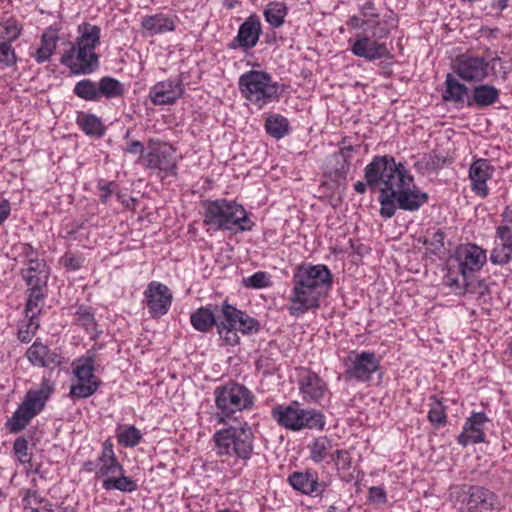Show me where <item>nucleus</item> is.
I'll return each mask as SVG.
<instances>
[{"label": "nucleus", "mask_w": 512, "mask_h": 512, "mask_svg": "<svg viewBox=\"0 0 512 512\" xmlns=\"http://www.w3.org/2000/svg\"><path fill=\"white\" fill-rule=\"evenodd\" d=\"M468 95V88L460 83L452 75L448 74L446 78V90L443 98L446 101H454L463 103Z\"/></svg>", "instance_id": "c9c22d12"}, {"label": "nucleus", "mask_w": 512, "mask_h": 512, "mask_svg": "<svg viewBox=\"0 0 512 512\" xmlns=\"http://www.w3.org/2000/svg\"><path fill=\"white\" fill-rule=\"evenodd\" d=\"M353 150L352 146L345 147L341 149V151L338 154L334 155V159L337 163L340 164V167L336 168L335 173V179L341 180L345 179L347 174L350 171V161L349 158L351 156V152Z\"/></svg>", "instance_id": "37998d69"}, {"label": "nucleus", "mask_w": 512, "mask_h": 512, "mask_svg": "<svg viewBox=\"0 0 512 512\" xmlns=\"http://www.w3.org/2000/svg\"><path fill=\"white\" fill-rule=\"evenodd\" d=\"M59 40L58 30L49 27L41 35L40 46L36 49L33 57L38 63L48 61L54 54Z\"/></svg>", "instance_id": "cd10ccee"}, {"label": "nucleus", "mask_w": 512, "mask_h": 512, "mask_svg": "<svg viewBox=\"0 0 512 512\" xmlns=\"http://www.w3.org/2000/svg\"><path fill=\"white\" fill-rule=\"evenodd\" d=\"M147 144L148 152L138 161L142 162L146 169H158L175 174L176 163L173 157V148L158 139H149Z\"/></svg>", "instance_id": "9b49d317"}, {"label": "nucleus", "mask_w": 512, "mask_h": 512, "mask_svg": "<svg viewBox=\"0 0 512 512\" xmlns=\"http://www.w3.org/2000/svg\"><path fill=\"white\" fill-rule=\"evenodd\" d=\"M13 450L22 463H26V462L30 461V457L27 452L28 442L25 438H22V437L17 438L14 442Z\"/></svg>", "instance_id": "bf43d9fd"}, {"label": "nucleus", "mask_w": 512, "mask_h": 512, "mask_svg": "<svg viewBox=\"0 0 512 512\" xmlns=\"http://www.w3.org/2000/svg\"><path fill=\"white\" fill-rule=\"evenodd\" d=\"M488 66L482 57H466L458 61L456 73L465 81H482L488 75Z\"/></svg>", "instance_id": "412c9836"}, {"label": "nucleus", "mask_w": 512, "mask_h": 512, "mask_svg": "<svg viewBox=\"0 0 512 512\" xmlns=\"http://www.w3.org/2000/svg\"><path fill=\"white\" fill-rule=\"evenodd\" d=\"M26 356L32 365L38 367H50L51 365L57 366L61 364L59 354L37 341L28 348Z\"/></svg>", "instance_id": "b1692460"}, {"label": "nucleus", "mask_w": 512, "mask_h": 512, "mask_svg": "<svg viewBox=\"0 0 512 512\" xmlns=\"http://www.w3.org/2000/svg\"><path fill=\"white\" fill-rule=\"evenodd\" d=\"M351 52L368 61H375L388 55L385 43H379L366 36L359 37L353 42Z\"/></svg>", "instance_id": "4be33fe9"}, {"label": "nucleus", "mask_w": 512, "mask_h": 512, "mask_svg": "<svg viewBox=\"0 0 512 512\" xmlns=\"http://www.w3.org/2000/svg\"><path fill=\"white\" fill-rule=\"evenodd\" d=\"M21 273L29 287L46 286L48 271L43 261L30 259Z\"/></svg>", "instance_id": "bb28decb"}, {"label": "nucleus", "mask_w": 512, "mask_h": 512, "mask_svg": "<svg viewBox=\"0 0 512 512\" xmlns=\"http://www.w3.org/2000/svg\"><path fill=\"white\" fill-rule=\"evenodd\" d=\"M45 286L29 287V295L25 307V317H35L40 314L44 301L43 288Z\"/></svg>", "instance_id": "58836bf2"}, {"label": "nucleus", "mask_w": 512, "mask_h": 512, "mask_svg": "<svg viewBox=\"0 0 512 512\" xmlns=\"http://www.w3.org/2000/svg\"><path fill=\"white\" fill-rule=\"evenodd\" d=\"M499 99V90L492 85L483 84L473 89V102L478 107H486L494 104Z\"/></svg>", "instance_id": "2f4dec72"}, {"label": "nucleus", "mask_w": 512, "mask_h": 512, "mask_svg": "<svg viewBox=\"0 0 512 512\" xmlns=\"http://www.w3.org/2000/svg\"><path fill=\"white\" fill-rule=\"evenodd\" d=\"M77 38L66 50L60 63L75 75L92 74L99 68V56L95 49L100 44L101 29L97 25L82 23L77 28Z\"/></svg>", "instance_id": "7ed1b4c3"}, {"label": "nucleus", "mask_w": 512, "mask_h": 512, "mask_svg": "<svg viewBox=\"0 0 512 512\" xmlns=\"http://www.w3.org/2000/svg\"><path fill=\"white\" fill-rule=\"evenodd\" d=\"M497 239L512 247V226L499 225L496 229Z\"/></svg>", "instance_id": "680f3d73"}, {"label": "nucleus", "mask_w": 512, "mask_h": 512, "mask_svg": "<svg viewBox=\"0 0 512 512\" xmlns=\"http://www.w3.org/2000/svg\"><path fill=\"white\" fill-rule=\"evenodd\" d=\"M238 328H227L224 324L217 327V332L220 338L230 346L237 345L239 343Z\"/></svg>", "instance_id": "4d7b16f0"}, {"label": "nucleus", "mask_w": 512, "mask_h": 512, "mask_svg": "<svg viewBox=\"0 0 512 512\" xmlns=\"http://www.w3.org/2000/svg\"><path fill=\"white\" fill-rule=\"evenodd\" d=\"M126 151L130 154H139L140 157L139 158H142L145 154H144V146L143 144L138 141V140H133L131 141L127 148H126Z\"/></svg>", "instance_id": "0e129e2a"}, {"label": "nucleus", "mask_w": 512, "mask_h": 512, "mask_svg": "<svg viewBox=\"0 0 512 512\" xmlns=\"http://www.w3.org/2000/svg\"><path fill=\"white\" fill-rule=\"evenodd\" d=\"M266 132L273 138L281 139L290 130L289 121L282 115L274 114L265 121Z\"/></svg>", "instance_id": "f704fd0d"}, {"label": "nucleus", "mask_w": 512, "mask_h": 512, "mask_svg": "<svg viewBox=\"0 0 512 512\" xmlns=\"http://www.w3.org/2000/svg\"><path fill=\"white\" fill-rule=\"evenodd\" d=\"M451 259L457 262L458 272L465 280L468 279L471 274L482 269L487 261V255L486 251L480 246L465 243L456 248Z\"/></svg>", "instance_id": "f8f14e48"}, {"label": "nucleus", "mask_w": 512, "mask_h": 512, "mask_svg": "<svg viewBox=\"0 0 512 512\" xmlns=\"http://www.w3.org/2000/svg\"><path fill=\"white\" fill-rule=\"evenodd\" d=\"M98 462L100 467L96 471V476L99 478L124 472L122 465L115 457L113 444L109 440H106L103 443L102 453L98 458Z\"/></svg>", "instance_id": "a878e982"}, {"label": "nucleus", "mask_w": 512, "mask_h": 512, "mask_svg": "<svg viewBox=\"0 0 512 512\" xmlns=\"http://www.w3.org/2000/svg\"><path fill=\"white\" fill-rule=\"evenodd\" d=\"M23 502H24L25 508L30 506L32 503H35V504H42V503H44V505H46V503H50L46 499L42 498L38 494V492L35 491V490H27L25 495H24Z\"/></svg>", "instance_id": "e2e57ef3"}, {"label": "nucleus", "mask_w": 512, "mask_h": 512, "mask_svg": "<svg viewBox=\"0 0 512 512\" xmlns=\"http://www.w3.org/2000/svg\"><path fill=\"white\" fill-rule=\"evenodd\" d=\"M98 189L100 190V195H99V198H100V201L104 204H106L110 198V196L112 195V193L114 192V189L116 187V184L115 182H108V181H105V180H100L98 182V185H97Z\"/></svg>", "instance_id": "052dcab7"}, {"label": "nucleus", "mask_w": 512, "mask_h": 512, "mask_svg": "<svg viewBox=\"0 0 512 512\" xmlns=\"http://www.w3.org/2000/svg\"><path fill=\"white\" fill-rule=\"evenodd\" d=\"M493 166L487 159H477L469 168L472 191L478 196L485 198L488 195L486 182L492 177Z\"/></svg>", "instance_id": "aec40b11"}, {"label": "nucleus", "mask_w": 512, "mask_h": 512, "mask_svg": "<svg viewBox=\"0 0 512 512\" xmlns=\"http://www.w3.org/2000/svg\"><path fill=\"white\" fill-rule=\"evenodd\" d=\"M99 99L105 97L107 99L118 98L124 95V85L117 79L105 76L98 82Z\"/></svg>", "instance_id": "72a5a7b5"}, {"label": "nucleus", "mask_w": 512, "mask_h": 512, "mask_svg": "<svg viewBox=\"0 0 512 512\" xmlns=\"http://www.w3.org/2000/svg\"><path fill=\"white\" fill-rule=\"evenodd\" d=\"M176 17L163 13L146 15L142 17L141 27L148 36H155L166 32H172L176 28Z\"/></svg>", "instance_id": "5701e85b"}, {"label": "nucleus", "mask_w": 512, "mask_h": 512, "mask_svg": "<svg viewBox=\"0 0 512 512\" xmlns=\"http://www.w3.org/2000/svg\"><path fill=\"white\" fill-rule=\"evenodd\" d=\"M310 459L315 463H320L331 458L333 453V442L326 436L316 438L311 444L308 445Z\"/></svg>", "instance_id": "c85d7f7f"}, {"label": "nucleus", "mask_w": 512, "mask_h": 512, "mask_svg": "<svg viewBox=\"0 0 512 512\" xmlns=\"http://www.w3.org/2000/svg\"><path fill=\"white\" fill-rule=\"evenodd\" d=\"M444 283L456 293L465 294L470 292L468 279L464 280L462 276L459 277L457 272L451 267L444 276Z\"/></svg>", "instance_id": "c03bdc74"}, {"label": "nucleus", "mask_w": 512, "mask_h": 512, "mask_svg": "<svg viewBox=\"0 0 512 512\" xmlns=\"http://www.w3.org/2000/svg\"><path fill=\"white\" fill-rule=\"evenodd\" d=\"M272 416L279 425L292 431L323 430L325 426V417L320 411L302 409L298 402L274 407Z\"/></svg>", "instance_id": "0eeeda50"}, {"label": "nucleus", "mask_w": 512, "mask_h": 512, "mask_svg": "<svg viewBox=\"0 0 512 512\" xmlns=\"http://www.w3.org/2000/svg\"><path fill=\"white\" fill-rule=\"evenodd\" d=\"M373 188H379L380 196L379 202L381 204L380 214L383 217L391 218L396 211V198L395 193L391 190L392 188L389 184L386 183H378L374 185Z\"/></svg>", "instance_id": "c756f323"}, {"label": "nucleus", "mask_w": 512, "mask_h": 512, "mask_svg": "<svg viewBox=\"0 0 512 512\" xmlns=\"http://www.w3.org/2000/svg\"><path fill=\"white\" fill-rule=\"evenodd\" d=\"M218 456L236 457L244 462L251 458L254 449V434L245 423L240 427L229 426L213 435Z\"/></svg>", "instance_id": "20e7f679"}, {"label": "nucleus", "mask_w": 512, "mask_h": 512, "mask_svg": "<svg viewBox=\"0 0 512 512\" xmlns=\"http://www.w3.org/2000/svg\"><path fill=\"white\" fill-rule=\"evenodd\" d=\"M243 285L247 288L260 289L270 285V280L265 272L259 271L252 276L243 279Z\"/></svg>", "instance_id": "5fc2aeb1"}, {"label": "nucleus", "mask_w": 512, "mask_h": 512, "mask_svg": "<svg viewBox=\"0 0 512 512\" xmlns=\"http://www.w3.org/2000/svg\"><path fill=\"white\" fill-rule=\"evenodd\" d=\"M184 92L179 80L168 79L156 83L149 92V98L154 105H170L176 102Z\"/></svg>", "instance_id": "dca6fc26"}, {"label": "nucleus", "mask_w": 512, "mask_h": 512, "mask_svg": "<svg viewBox=\"0 0 512 512\" xmlns=\"http://www.w3.org/2000/svg\"><path fill=\"white\" fill-rule=\"evenodd\" d=\"M98 84L90 79H83L76 83L74 93L86 101H99Z\"/></svg>", "instance_id": "a19ab883"}, {"label": "nucleus", "mask_w": 512, "mask_h": 512, "mask_svg": "<svg viewBox=\"0 0 512 512\" xmlns=\"http://www.w3.org/2000/svg\"><path fill=\"white\" fill-rule=\"evenodd\" d=\"M330 460L335 463L340 471H348L352 466V458L348 450H335L331 454Z\"/></svg>", "instance_id": "603ef678"}, {"label": "nucleus", "mask_w": 512, "mask_h": 512, "mask_svg": "<svg viewBox=\"0 0 512 512\" xmlns=\"http://www.w3.org/2000/svg\"><path fill=\"white\" fill-rule=\"evenodd\" d=\"M77 381L81 382H100L94 375V359L93 357H85L78 359L74 363L73 368Z\"/></svg>", "instance_id": "e433bc0d"}, {"label": "nucleus", "mask_w": 512, "mask_h": 512, "mask_svg": "<svg viewBox=\"0 0 512 512\" xmlns=\"http://www.w3.org/2000/svg\"><path fill=\"white\" fill-rule=\"evenodd\" d=\"M17 61V57L11 43L8 41L0 42V63L5 66H13Z\"/></svg>", "instance_id": "6e6d98bb"}, {"label": "nucleus", "mask_w": 512, "mask_h": 512, "mask_svg": "<svg viewBox=\"0 0 512 512\" xmlns=\"http://www.w3.org/2000/svg\"><path fill=\"white\" fill-rule=\"evenodd\" d=\"M261 23L257 16L248 17L239 27L238 34L229 44V47L236 49L238 47L244 50L256 46L261 35Z\"/></svg>", "instance_id": "f3484780"}, {"label": "nucleus", "mask_w": 512, "mask_h": 512, "mask_svg": "<svg viewBox=\"0 0 512 512\" xmlns=\"http://www.w3.org/2000/svg\"><path fill=\"white\" fill-rule=\"evenodd\" d=\"M237 328L243 334H251L260 329V324L255 318L241 311Z\"/></svg>", "instance_id": "864d4df0"}, {"label": "nucleus", "mask_w": 512, "mask_h": 512, "mask_svg": "<svg viewBox=\"0 0 512 512\" xmlns=\"http://www.w3.org/2000/svg\"><path fill=\"white\" fill-rule=\"evenodd\" d=\"M100 382H81L78 381L77 384H73L70 388V396L72 398H88L93 395L98 387Z\"/></svg>", "instance_id": "49530a36"}, {"label": "nucleus", "mask_w": 512, "mask_h": 512, "mask_svg": "<svg viewBox=\"0 0 512 512\" xmlns=\"http://www.w3.org/2000/svg\"><path fill=\"white\" fill-rule=\"evenodd\" d=\"M117 437L118 442L121 445L125 447H134L140 442L142 435L135 426H129L120 431Z\"/></svg>", "instance_id": "09e8293b"}, {"label": "nucleus", "mask_w": 512, "mask_h": 512, "mask_svg": "<svg viewBox=\"0 0 512 512\" xmlns=\"http://www.w3.org/2000/svg\"><path fill=\"white\" fill-rule=\"evenodd\" d=\"M445 234L441 230L428 233L423 240V244L428 247L431 253L439 254L444 249Z\"/></svg>", "instance_id": "8fccbe9b"}, {"label": "nucleus", "mask_w": 512, "mask_h": 512, "mask_svg": "<svg viewBox=\"0 0 512 512\" xmlns=\"http://www.w3.org/2000/svg\"><path fill=\"white\" fill-rule=\"evenodd\" d=\"M77 321L87 331H94L96 328V321L91 309L85 306H80L76 311Z\"/></svg>", "instance_id": "3c124183"}, {"label": "nucleus", "mask_w": 512, "mask_h": 512, "mask_svg": "<svg viewBox=\"0 0 512 512\" xmlns=\"http://www.w3.org/2000/svg\"><path fill=\"white\" fill-rule=\"evenodd\" d=\"M464 495L463 503L468 512H491L500 506L499 497L483 486H468Z\"/></svg>", "instance_id": "ddd939ff"}, {"label": "nucleus", "mask_w": 512, "mask_h": 512, "mask_svg": "<svg viewBox=\"0 0 512 512\" xmlns=\"http://www.w3.org/2000/svg\"><path fill=\"white\" fill-rule=\"evenodd\" d=\"M487 421L488 418L485 413H472L466 420L462 432L457 437L458 443L465 447L469 444L484 442V425Z\"/></svg>", "instance_id": "a211bd4d"}, {"label": "nucleus", "mask_w": 512, "mask_h": 512, "mask_svg": "<svg viewBox=\"0 0 512 512\" xmlns=\"http://www.w3.org/2000/svg\"><path fill=\"white\" fill-rule=\"evenodd\" d=\"M512 259V247L507 246L500 240L491 251L490 261L496 265H505Z\"/></svg>", "instance_id": "a18cd8bd"}, {"label": "nucleus", "mask_w": 512, "mask_h": 512, "mask_svg": "<svg viewBox=\"0 0 512 512\" xmlns=\"http://www.w3.org/2000/svg\"><path fill=\"white\" fill-rule=\"evenodd\" d=\"M389 34L390 30L387 27L381 26L380 23H377L375 31L373 32V37L377 39H383L388 37Z\"/></svg>", "instance_id": "338daca9"}, {"label": "nucleus", "mask_w": 512, "mask_h": 512, "mask_svg": "<svg viewBox=\"0 0 512 512\" xmlns=\"http://www.w3.org/2000/svg\"><path fill=\"white\" fill-rule=\"evenodd\" d=\"M239 87L243 96L262 108L279 96V85L273 82L271 76L263 71L251 70L241 75Z\"/></svg>", "instance_id": "6e6552de"}, {"label": "nucleus", "mask_w": 512, "mask_h": 512, "mask_svg": "<svg viewBox=\"0 0 512 512\" xmlns=\"http://www.w3.org/2000/svg\"><path fill=\"white\" fill-rule=\"evenodd\" d=\"M365 179L370 188L378 183L389 184L402 210L417 211L428 200V195L415 186L403 164L396 163L391 156H375L365 167Z\"/></svg>", "instance_id": "f257e3e1"}, {"label": "nucleus", "mask_w": 512, "mask_h": 512, "mask_svg": "<svg viewBox=\"0 0 512 512\" xmlns=\"http://www.w3.org/2000/svg\"><path fill=\"white\" fill-rule=\"evenodd\" d=\"M144 295L152 317L159 318L168 312L173 297L166 285L152 281L148 284Z\"/></svg>", "instance_id": "4468645a"}, {"label": "nucleus", "mask_w": 512, "mask_h": 512, "mask_svg": "<svg viewBox=\"0 0 512 512\" xmlns=\"http://www.w3.org/2000/svg\"><path fill=\"white\" fill-rule=\"evenodd\" d=\"M300 391L303 399L309 403H320L329 393L326 382L311 371L301 377Z\"/></svg>", "instance_id": "6ab92c4d"}, {"label": "nucleus", "mask_w": 512, "mask_h": 512, "mask_svg": "<svg viewBox=\"0 0 512 512\" xmlns=\"http://www.w3.org/2000/svg\"><path fill=\"white\" fill-rule=\"evenodd\" d=\"M42 511L43 512H73V509L69 506H63V505H60L56 509H53L51 503H46V505H44L42 507Z\"/></svg>", "instance_id": "774afa93"}, {"label": "nucleus", "mask_w": 512, "mask_h": 512, "mask_svg": "<svg viewBox=\"0 0 512 512\" xmlns=\"http://www.w3.org/2000/svg\"><path fill=\"white\" fill-rule=\"evenodd\" d=\"M218 305H206L196 309L190 316L193 328L199 332L206 333L213 326L217 327Z\"/></svg>", "instance_id": "393cba45"}, {"label": "nucleus", "mask_w": 512, "mask_h": 512, "mask_svg": "<svg viewBox=\"0 0 512 512\" xmlns=\"http://www.w3.org/2000/svg\"><path fill=\"white\" fill-rule=\"evenodd\" d=\"M241 310L224 302L218 306L217 327L224 324L227 328H237Z\"/></svg>", "instance_id": "4c0bfd02"}, {"label": "nucleus", "mask_w": 512, "mask_h": 512, "mask_svg": "<svg viewBox=\"0 0 512 512\" xmlns=\"http://www.w3.org/2000/svg\"><path fill=\"white\" fill-rule=\"evenodd\" d=\"M52 392L53 387L47 379L42 381L39 389L27 391L23 402L8 422L10 431L17 433L24 429L43 410Z\"/></svg>", "instance_id": "1a4fd4ad"}, {"label": "nucleus", "mask_w": 512, "mask_h": 512, "mask_svg": "<svg viewBox=\"0 0 512 512\" xmlns=\"http://www.w3.org/2000/svg\"><path fill=\"white\" fill-rule=\"evenodd\" d=\"M218 423H226L235 413L249 410L254 405L253 393L244 385L230 381L217 386L213 392Z\"/></svg>", "instance_id": "39448f33"}, {"label": "nucleus", "mask_w": 512, "mask_h": 512, "mask_svg": "<svg viewBox=\"0 0 512 512\" xmlns=\"http://www.w3.org/2000/svg\"><path fill=\"white\" fill-rule=\"evenodd\" d=\"M102 486L105 490H119L121 492H133L137 489L136 482L124 475V472L117 473L103 480Z\"/></svg>", "instance_id": "473e14b6"}, {"label": "nucleus", "mask_w": 512, "mask_h": 512, "mask_svg": "<svg viewBox=\"0 0 512 512\" xmlns=\"http://www.w3.org/2000/svg\"><path fill=\"white\" fill-rule=\"evenodd\" d=\"M0 36L5 39L4 41L11 43L20 36V30L14 23L0 24Z\"/></svg>", "instance_id": "13d9d810"}, {"label": "nucleus", "mask_w": 512, "mask_h": 512, "mask_svg": "<svg viewBox=\"0 0 512 512\" xmlns=\"http://www.w3.org/2000/svg\"><path fill=\"white\" fill-rule=\"evenodd\" d=\"M11 211L10 203L7 200L0 201V225L9 217Z\"/></svg>", "instance_id": "69168bd1"}, {"label": "nucleus", "mask_w": 512, "mask_h": 512, "mask_svg": "<svg viewBox=\"0 0 512 512\" xmlns=\"http://www.w3.org/2000/svg\"><path fill=\"white\" fill-rule=\"evenodd\" d=\"M77 124L89 136L100 138L105 134V126L94 114L80 113L77 117Z\"/></svg>", "instance_id": "7c9ffc66"}, {"label": "nucleus", "mask_w": 512, "mask_h": 512, "mask_svg": "<svg viewBox=\"0 0 512 512\" xmlns=\"http://www.w3.org/2000/svg\"><path fill=\"white\" fill-rule=\"evenodd\" d=\"M429 399L431 404L428 412V420L435 426L444 425L447 417L442 401L436 395H432Z\"/></svg>", "instance_id": "79ce46f5"}, {"label": "nucleus", "mask_w": 512, "mask_h": 512, "mask_svg": "<svg viewBox=\"0 0 512 512\" xmlns=\"http://www.w3.org/2000/svg\"><path fill=\"white\" fill-rule=\"evenodd\" d=\"M286 15L287 7L280 2L269 3L264 11L265 20L275 28L283 25Z\"/></svg>", "instance_id": "ea45409f"}, {"label": "nucleus", "mask_w": 512, "mask_h": 512, "mask_svg": "<svg viewBox=\"0 0 512 512\" xmlns=\"http://www.w3.org/2000/svg\"><path fill=\"white\" fill-rule=\"evenodd\" d=\"M344 366L346 378L366 382L379 369V360L373 352L351 351L344 360Z\"/></svg>", "instance_id": "9d476101"}, {"label": "nucleus", "mask_w": 512, "mask_h": 512, "mask_svg": "<svg viewBox=\"0 0 512 512\" xmlns=\"http://www.w3.org/2000/svg\"><path fill=\"white\" fill-rule=\"evenodd\" d=\"M26 319L20 324L18 330V339L23 343L31 341L39 328V321L37 318L25 317Z\"/></svg>", "instance_id": "de8ad7c7"}, {"label": "nucleus", "mask_w": 512, "mask_h": 512, "mask_svg": "<svg viewBox=\"0 0 512 512\" xmlns=\"http://www.w3.org/2000/svg\"><path fill=\"white\" fill-rule=\"evenodd\" d=\"M293 294L288 310L292 316L304 314L318 308L320 299L325 297L332 285V274L325 265L303 264L297 267L293 276Z\"/></svg>", "instance_id": "f03ea898"}, {"label": "nucleus", "mask_w": 512, "mask_h": 512, "mask_svg": "<svg viewBox=\"0 0 512 512\" xmlns=\"http://www.w3.org/2000/svg\"><path fill=\"white\" fill-rule=\"evenodd\" d=\"M288 482L294 490L311 497L322 496L327 487L325 482L319 481L318 473L311 469L293 472Z\"/></svg>", "instance_id": "2eb2a0df"}, {"label": "nucleus", "mask_w": 512, "mask_h": 512, "mask_svg": "<svg viewBox=\"0 0 512 512\" xmlns=\"http://www.w3.org/2000/svg\"><path fill=\"white\" fill-rule=\"evenodd\" d=\"M204 222L215 230H232L234 227H238L244 231L250 228L245 225L248 222V217L244 207L235 201L226 199L205 203Z\"/></svg>", "instance_id": "423d86ee"}]
</instances>
